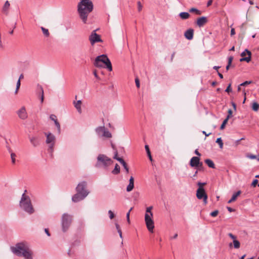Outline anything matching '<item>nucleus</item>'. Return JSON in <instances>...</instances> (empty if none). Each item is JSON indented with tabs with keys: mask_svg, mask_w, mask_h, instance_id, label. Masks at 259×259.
<instances>
[{
	"mask_svg": "<svg viewBox=\"0 0 259 259\" xmlns=\"http://www.w3.org/2000/svg\"><path fill=\"white\" fill-rule=\"evenodd\" d=\"M93 10V4L92 2L80 1L77 5V12L79 18L84 23H87L89 14Z\"/></svg>",
	"mask_w": 259,
	"mask_h": 259,
	"instance_id": "1",
	"label": "nucleus"
},
{
	"mask_svg": "<svg viewBox=\"0 0 259 259\" xmlns=\"http://www.w3.org/2000/svg\"><path fill=\"white\" fill-rule=\"evenodd\" d=\"M11 250L16 255L23 256L25 258H30L32 254L28 243L25 241L18 243L14 246H11Z\"/></svg>",
	"mask_w": 259,
	"mask_h": 259,
	"instance_id": "2",
	"label": "nucleus"
},
{
	"mask_svg": "<svg viewBox=\"0 0 259 259\" xmlns=\"http://www.w3.org/2000/svg\"><path fill=\"white\" fill-rule=\"evenodd\" d=\"M26 190L22 194L20 201L19 205L20 208L25 212L29 214H31L34 212V209L31 203L30 197L25 194Z\"/></svg>",
	"mask_w": 259,
	"mask_h": 259,
	"instance_id": "3",
	"label": "nucleus"
},
{
	"mask_svg": "<svg viewBox=\"0 0 259 259\" xmlns=\"http://www.w3.org/2000/svg\"><path fill=\"white\" fill-rule=\"evenodd\" d=\"M113 160L105 154H100L97 157L95 167L97 168L107 169L108 167L113 164Z\"/></svg>",
	"mask_w": 259,
	"mask_h": 259,
	"instance_id": "4",
	"label": "nucleus"
},
{
	"mask_svg": "<svg viewBox=\"0 0 259 259\" xmlns=\"http://www.w3.org/2000/svg\"><path fill=\"white\" fill-rule=\"evenodd\" d=\"M94 65L98 68L105 67L104 65H105L106 68L109 71H111L112 70L111 63L106 55L97 56L95 60Z\"/></svg>",
	"mask_w": 259,
	"mask_h": 259,
	"instance_id": "5",
	"label": "nucleus"
},
{
	"mask_svg": "<svg viewBox=\"0 0 259 259\" xmlns=\"http://www.w3.org/2000/svg\"><path fill=\"white\" fill-rule=\"evenodd\" d=\"M153 206H151L146 208V213L145 214V222L148 231L153 232L154 228V223L153 220V214L152 212Z\"/></svg>",
	"mask_w": 259,
	"mask_h": 259,
	"instance_id": "6",
	"label": "nucleus"
},
{
	"mask_svg": "<svg viewBox=\"0 0 259 259\" xmlns=\"http://www.w3.org/2000/svg\"><path fill=\"white\" fill-rule=\"evenodd\" d=\"M73 221V215L67 213H64L61 217V227L63 232H66L69 229Z\"/></svg>",
	"mask_w": 259,
	"mask_h": 259,
	"instance_id": "7",
	"label": "nucleus"
},
{
	"mask_svg": "<svg viewBox=\"0 0 259 259\" xmlns=\"http://www.w3.org/2000/svg\"><path fill=\"white\" fill-rule=\"evenodd\" d=\"M95 132L99 138H110L112 137L111 133L104 126H98L96 128Z\"/></svg>",
	"mask_w": 259,
	"mask_h": 259,
	"instance_id": "8",
	"label": "nucleus"
},
{
	"mask_svg": "<svg viewBox=\"0 0 259 259\" xmlns=\"http://www.w3.org/2000/svg\"><path fill=\"white\" fill-rule=\"evenodd\" d=\"M45 135L47 137L46 142L48 145V150L50 152L52 153L55 144L56 137L51 133H45Z\"/></svg>",
	"mask_w": 259,
	"mask_h": 259,
	"instance_id": "9",
	"label": "nucleus"
},
{
	"mask_svg": "<svg viewBox=\"0 0 259 259\" xmlns=\"http://www.w3.org/2000/svg\"><path fill=\"white\" fill-rule=\"evenodd\" d=\"M196 196L198 199H203L204 204L207 203V196L203 188H198L196 191Z\"/></svg>",
	"mask_w": 259,
	"mask_h": 259,
	"instance_id": "10",
	"label": "nucleus"
},
{
	"mask_svg": "<svg viewBox=\"0 0 259 259\" xmlns=\"http://www.w3.org/2000/svg\"><path fill=\"white\" fill-rule=\"evenodd\" d=\"M87 183L85 182H81L79 183L76 188L77 192L83 195L84 193L89 194V191L87 189Z\"/></svg>",
	"mask_w": 259,
	"mask_h": 259,
	"instance_id": "11",
	"label": "nucleus"
},
{
	"mask_svg": "<svg viewBox=\"0 0 259 259\" xmlns=\"http://www.w3.org/2000/svg\"><path fill=\"white\" fill-rule=\"evenodd\" d=\"M89 40L92 45H93L96 42H102L100 36L96 32L95 30L91 33L89 36Z\"/></svg>",
	"mask_w": 259,
	"mask_h": 259,
	"instance_id": "12",
	"label": "nucleus"
},
{
	"mask_svg": "<svg viewBox=\"0 0 259 259\" xmlns=\"http://www.w3.org/2000/svg\"><path fill=\"white\" fill-rule=\"evenodd\" d=\"M241 56L242 58L240 59V62L246 61L249 62L250 61L251 53L247 49H245L244 51L242 52Z\"/></svg>",
	"mask_w": 259,
	"mask_h": 259,
	"instance_id": "13",
	"label": "nucleus"
},
{
	"mask_svg": "<svg viewBox=\"0 0 259 259\" xmlns=\"http://www.w3.org/2000/svg\"><path fill=\"white\" fill-rule=\"evenodd\" d=\"M17 113L18 117L22 120L26 119L28 117V114L24 106L21 107V108L17 111Z\"/></svg>",
	"mask_w": 259,
	"mask_h": 259,
	"instance_id": "14",
	"label": "nucleus"
},
{
	"mask_svg": "<svg viewBox=\"0 0 259 259\" xmlns=\"http://www.w3.org/2000/svg\"><path fill=\"white\" fill-rule=\"evenodd\" d=\"M88 196L87 193H84L83 195L77 192L72 197V200L74 202H77L83 200Z\"/></svg>",
	"mask_w": 259,
	"mask_h": 259,
	"instance_id": "15",
	"label": "nucleus"
},
{
	"mask_svg": "<svg viewBox=\"0 0 259 259\" xmlns=\"http://www.w3.org/2000/svg\"><path fill=\"white\" fill-rule=\"evenodd\" d=\"M200 159L198 157H193L190 162V165L192 167H197L202 165V163H200Z\"/></svg>",
	"mask_w": 259,
	"mask_h": 259,
	"instance_id": "16",
	"label": "nucleus"
},
{
	"mask_svg": "<svg viewBox=\"0 0 259 259\" xmlns=\"http://www.w3.org/2000/svg\"><path fill=\"white\" fill-rule=\"evenodd\" d=\"M207 22V19L206 17H201L199 18L196 22L197 25L199 27H202Z\"/></svg>",
	"mask_w": 259,
	"mask_h": 259,
	"instance_id": "17",
	"label": "nucleus"
},
{
	"mask_svg": "<svg viewBox=\"0 0 259 259\" xmlns=\"http://www.w3.org/2000/svg\"><path fill=\"white\" fill-rule=\"evenodd\" d=\"M194 30L192 29L187 30L184 33L185 37L188 40H191L193 38Z\"/></svg>",
	"mask_w": 259,
	"mask_h": 259,
	"instance_id": "18",
	"label": "nucleus"
},
{
	"mask_svg": "<svg viewBox=\"0 0 259 259\" xmlns=\"http://www.w3.org/2000/svg\"><path fill=\"white\" fill-rule=\"evenodd\" d=\"M10 7V4L8 1H7L5 3V4L3 7L2 11H3V13L5 14V15H7L9 14V11Z\"/></svg>",
	"mask_w": 259,
	"mask_h": 259,
	"instance_id": "19",
	"label": "nucleus"
},
{
	"mask_svg": "<svg viewBox=\"0 0 259 259\" xmlns=\"http://www.w3.org/2000/svg\"><path fill=\"white\" fill-rule=\"evenodd\" d=\"M134 187V179L132 176L129 180V184L126 187L127 192H131Z\"/></svg>",
	"mask_w": 259,
	"mask_h": 259,
	"instance_id": "20",
	"label": "nucleus"
},
{
	"mask_svg": "<svg viewBox=\"0 0 259 259\" xmlns=\"http://www.w3.org/2000/svg\"><path fill=\"white\" fill-rule=\"evenodd\" d=\"M29 140L31 144L34 146L36 147L39 145V142L37 137L35 136L29 137Z\"/></svg>",
	"mask_w": 259,
	"mask_h": 259,
	"instance_id": "21",
	"label": "nucleus"
},
{
	"mask_svg": "<svg viewBox=\"0 0 259 259\" xmlns=\"http://www.w3.org/2000/svg\"><path fill=\"white\" fill-rule=\"evenodd\" d=\"M73 104H74V107L76 108L77 111L78 112V113H81L82 112V110H81V101L78 100L76 102L74 101Z\"/></svg>",
	"mask_w": 259,
	"mask_h": 259,
	"instance_id": "22",
	"label": "nucleus"
},
{
	"mask_svg": "<svg viewBox=\"0 0 259 259\" xmlns=\"http://www.w3.org/2000/svg\"><path fill=\"white\" fill-rule=\"evenodd\" d=\"M240 194H241L240 191H238L237 192L234 193L232 196V198L228 201V203H230L234 201L236 199L237 197L239 195H240Z\"/></svg>",
	"mask_w": 259,
	"mask_h": 259,
	"instance_id": "23",
	"label": "nucleus"
},
{
	"mask_svg": "<svg viewBox=\"0 0 259 259\" xmlns=\"http://www.w3.org/2000/svg\"><path fill=\"white\" fill-rule=\"evenodd\" d=\"M205 163L210 168H214L215 167L214 164L213 162L209 159H206L205 160Z\"/></svg>",
	"mask_w": 259,
	"mask_h": 259,
	"instance_id": "24",
	"label": "nucleus"
},
{
	"mask_svg": "<svg viewBox=\"0 0 259 259\" xmlns=\"http://www.w3.org/2000/svg\"><path fill=\"white\" fill-rule=\"evenodd\" d=\"M251 108L254 111H257L259 109V104L256 102H253L252 103Z\"/></svg>",
	"mask_w": 259,
	"mask_h": 259,
	"instance_id": "25",
	"label": "nucleus"
},
{
	"mask_svg": "<svg viewBox=\"0 0 259 259\" xmlns=\"http://www.w3.org/2000/svg\"><path fill=\"white\" fill-rule=\"evenodd\" d=\"M179 15L182 19H187L190 16L189 14L187 12H181L180 13Z\"/></svg>",
	"mask_w": 259,
	"mask_h": 259,
	"instance_id": "26",
	"label": "nucleus"
},
{
	"mask_svg": "<svg viewBox=\"0 0 259 259\" xmlns=\"http://www.w3.org/2000/svg\"><path fill=\"white\" fill-rule=\"evenodd\" d=\"M120 172V167L118 164H116L114 169L112 171V173L114 175H117Z\"/></svg>",
	"mask_w": 259,
	"mask_h": 259,
	"instance_id": "27",
	"label": "nucleus"
},
{
	"mask_svg": "<svg viewBox=\"0 0 259 259\" xmlns=\"http://www.w3.org/2000/svg\"><path fill=\"white\" fill-rule=\"evenodd\" d=\"M145 148L146 151L147 152L148 156L150 160L152 161V156H151V153H150V149H149L148 145H145Z\"/></svg>",
	"mask_w": 259,
	"mask_h": 259,
	"instance_id": "28",
	"label": "nucleus"
},
{
	"mask_svg": "<svg viewBox=\"0 0 259 259\" xmlns=\"http://www.w3.org/2000/svg\"><path fill=\"white\" fill-rule=\"evenodd\" d=\"M233 60V56H230L229 58H228V65H227L226 66V70H228L231 64H232V61Z\"/></svg>",
	"mask_w": 259,
	"mask_h": 259,
	"instance_id": "29",
	"label": "nucleus"
},
{
	"mask_svg": "<svg viewBox=\"0 0 259 259\" xmlns=\"http://www.w3.org/2000/svg\"><path fill=\"white\" fill-rule=\"evenodd\" d=\"M233 245L235 248L238 249L240 247V243L238 240L235 239L233 240Z\"/></svg>",
	"mask_w": 259,
	"mask_h": 259,
	"instance_id": "30",
	"label": "nucleus"
},
{
	"mask_svg": "<svg viewBox=\"0 0 259 259\" xmlns=\"http://www.w3.org/2000/svg\"><path fill=\"white\" fill-rule=\"evenodd\" d=\"M216 143H217L219 145V147L221 149H222L223 148V142L221 138H218L217 139Z\"/></svg>",
	"mask_w": 259,
	"mask_h": 259,
	"instance_id": "31",
	"label": "nucleus"
},
{
	"mask_svg": "<svg viewBox=\"0 0 259 259\" xmlns=\"http://www.w3.org/2000/svg\"><path fill=\"white\" fill-rule=\"evenodd\" d=\"M42 31V32L44 33V34L46 36H49V35H50V33H49V30L48 29H46L43 27H41V28Z\"/></svg>",
	"mask_w": 259,
	"mask_h": 259,
	"instance_id": "32",
	"label": "nucleus"
},
{
	"mask_svg": "<svg viewBox=\"0 0 259 259\" xmlns=\"http://www.w3.org/2000/svg\"><path fill=\"white\" fill-rule=\"evenodd\" d=\"M54 123L57 128L58 133L60 134L61 132V126L59 122L58 121V120H55Z\"/></svg>",
	"mask_w": 259,
	"mask_h": 259,
	"instance_id": "33",
	"label": "nucleus"
},
{
	"mask_svg": "<svg viewBox=\"0 0 259 259\" xmlns=\"http://www.w3.org/2000/svg\"><path fill=\"white\" fill-rule=\"evenodd\" d=\"M39 89H40V93H41V97H40L41 102L42 103L44 102V90L41 86L39 87Z\"/></svg>",
	"mask_w": 259,
	"mask_h": 259,
	"instance_id": "34",
	"label": "nucleus"
},
{
	"mask_svg": "<svg viewBox=\"0 0 259 259\" xmlns=\"http://www.w3.org/2000/svg\"><path fill=\"white\" fill-rule=\"evenodd\" d=\"M16 154L14 153L11 152V160H12V162L13 164H15V162H16L15 157H16Z\"/></svg>",
	"mask_w": 259,
	"mask_h": 259,
	"instance_id": "35",
	"label": "nucleus"
},
{
	"mask_svg": "<svg viewBox=\"0 0 259 259\" xmlns=\"http://www.w3.org/2000/svg\"><path fill=\"white\" fill-rule=\"evenodd\" d=\"M20 84H21L20 80V79H18V80L17 82L16 88V90H15V93L16 94H17V93H18V90H19V89L20 88Z\"/></svg>",
	"mask_w": 259,
	"mask_h": 259,
	"instance_id": "36",
	"label": "nucleus"
},
{
	"mask_svg": "<svg viewBox=\"0 0 259 259\" xmlns=\"http://www.w3.org/2000/svg\"><path fill=\"white\" fill-rule=\"evenodd\" d=\"M190 12H195L197 15H200L201 14V12L198 10V9H196V8H191L190 10Z\"/></svg>",
	"mask_w": 259,
	"mask_h": 259,
	"instance_id": "37",
	"label": "nucleus"
},
{
	"mask_svg": "<svg viewBox=\"0 0 259 259\" xmlns=\"http://www.w3.org/2000/svg\"><path fill=\"white\" fill-rule=\"evenodd\" d=\"M228 121V119H227L226 118L223 121V122L220 127L221 130H223L224 128Z\"/></svg>",
	"mask_w": 259,
	"mask_h": 259,
	"instance_id": "38",
	"label": "nucleus"
},
{
	"mask_svg": "<svg viewBox=\"0 0 259 259\" xmlns=\"http://www.w3.org/2000/svg\"><path fill=\"white\" fill-rule=\"evenodd\" d=\"M258 181L257 179H254L251 183V186L255 187L257 185H258Z\"/></svg>",
	"mask_w": 259,
	"mask_h": 259,
	"instance_id": "39",
	"label": "nucleus"
},
{
	"mask_svg": "<svg viewBox=\"0 0 259 259\" xmlns=\"http://www.w3.org/2000/svg\"><path fill=\"white\" fill-rule=\"evenodd\" d=\"M219 213V211L218 210H215L210 213V215L212 217H216Z\"/></svg>",
	"mask_w": 259,
	"mask_h": 259,
	"instance_id": "40",
	"label": "nucleus"
},
{
	"mask_svg": "<svg viewBox=\"0 0 259 259\" xmlns=\"http://www.w3.org/2000/svg\"><path fill=\"white\" fill-rule=\"evenodd\" d=\"M137 5L138 11L140 12L142 9L143 6L140 1L137 2Z\"/></svg>",
	"mask_w": 259,
	"mask_h": 259,
	"instance_id": "41",
	"label": "nucleus"
},
{
	"mask_svg": "<svg viewBox=\"0 0 259 259\" xmlns=\"http://www.w3.org/2000/svg\"><path fill=\"white\" fill-rule=\"evenodd\" d=\"M251 82H252L251 81H245L244 82L241 83L240 84V86H245L246 85H248V84H249L251 83Z\"/></svg>",
	"mask_w": 259,
	"mask_h": 259,
	"instance_id": "42",
	"label": "nucleus"
},
{
	"mask_svg": "<svg viewBox=\"0 0 259 259\" xmlns=\"http://www.w3.org/2000/svg\"><path fill=\"white\" fill-rule=\"evenodd\" d=\"M108 214L109 215V218L110 219H112L114 218V214L111 210H109L108 211Z\"/></svg>",
	"mask_w": 259,
	"mask_h": 259,
	"instance_id": "43",
	"label": "nucleus"
},
{
	"mask_svg": "<svg viewBox=\"0 0 259 259\" xmlns=\"http://www.w3.org/2000/svg\"><path fill=\"white\" fill-rule=\"evenodd\" d=\"M50 118L51 120H52V121H54V122H55V120H57V117L56 115H55L54 114H51L50 116Z\"/></svg>",
	"mask_w": 259,
	"mask_h": 259,
	"instance_id": "44",
	"label": "nucleus"
},
{
	"mask_svg": "<svg viewBox=\"0 0 259 259\" xmlns=\"http://www.w3.org/2000/svg\"><path fill=\"white\" fill-rule=\"evenodd\" d=\"M232 110H231V109H230L228 110V116H227V117L226 119H228V120H229V119L231 117H232Z\"/></svg>",
	"mask_w": 259,
	"mask_h": 259,
	"instance_id": "45",
	"label": "nucleus"
},
{
	"mask_svg": "<svg viewBox=\"0 0 259 259\" xmlns=\"http://www.w3.org/2000/svg\"><path fill=\"white\" fill-rule=\"evenodd\" d=\"M135 82H136V85L137 87L138 88H139L140 87V84L139 79L138 78H136L135 79Z\"/></svg>",
	"mask_w": 259,
	"mask_h": 259,
	"instance_id": "46",
	"label": "nucleus"
},
{
	"mask_svg": "<svg viewBox=\"0 0 259 259\" xmlns=\"http://www.w3.org/2000/svg\"><path fill=\"white\" fill-rule=\"evenodd\" d=\"M122 166H123V167H124V168L125 169V170H126V172L127 173H128V171H129V170H128V167H127V164H126V162H125L124 163V164H122Z\"/></svg>",
	"mask_w": 259,
	"mask_h": 259,
	"instance_id": "47",
	"label": "nucleus"
},
{
	"mask_svg": "<svg viewBox=\"0 0 259 259\" xmlns=\"http://www.w3.org/2000/svg\"><path fill=\"white\" fill-rule=\"evenodd\" d=\"M247 157L251 159H254L256 158V156L253 154L248 155L247 156Z\"/></svg>",
	"mask_w": 259,
	"mask_h": 259,
	"instance_id": "48",
	"label": "nucleus"
},
{
	"mask_svg": "<svg viewBox=\"0 0 259 259\" xmlns=\"http://www.w3.org/2000/svg\"><path fill=\"white\" fill-rule=\"evenodd\" d=\"M206 184V183H201L198 182L197 185L199 186V188H203V186L205 185Z\"/></svg>",
	"mask_w": 259,
	"mask_h": 259,
	"instance_id": "49",
	"label": "nucleus"
},
{
	"mask_svg": "<svg viewBox=\"0 0 259 259\" xmlns=\"http://www.w3.org/2000/svg\"><path fill=\"white\" fill-rule=\"evenodd\" d=\"M117 160L121 164H124V163L125 162V161L123 160V159L120 157L118 158L117 159Z\"/></svg>",
	"mask_w": 259,
	"mask_h": 259,
	"instance_id": "50",
	"label": "nucleus"
},
{
	"mask_svg": "<svg viewBox=\"0 0 259 259\" xmlns=\"http://www.w3.org/2000/svg\"><path fill=\"white\" fill-rule=\"evenodd\" d=\"M232 90L231 88V84H229V85L228 86V87L227 88V89H226L225 91L226 92H231Z\"/></svg>",
	"mask_w": 259,
	"mask_h": 259,
	"instance_id": "51",
	"label": "nucleus"
},
{
	"mask_svg": "<svg viewBox=\"0 0 259 259\" xmlns=\"http://www.w3.org/2000/svg\"><path fill=\"white\" fill-rule=\"evenodd\" d=\"M93 74L95 76V77L98 79H100V77H99V76L98 75L97 73V71L96 70H94V72H93Z\"/></svg>",
	"mask_w": 259,
	"mask_h": 259,
	"instance_id": "52",
	"label": "nucleus"
},
{
	"mask_svg": "<svg viewBox=\"0 0 259 259\" xmlns=\"http://www.w3.org/2000/svg\"><path fill=\"white\" fill-rule=\"evenodd\" d=\"M228 235L230 236V237L231 238H232L233 240H235L236 237L235 236H234L233 234H232V233H229L228 234Z\"/></svg>",
	"mask_w": 259,
	"mask_h": 259,
	"instance_id": "53",
	"label": "nucleus"
},
{
	"mask_svg": "<svg viewBox=\"0 0 259 259\" xmlns=\"http://www.w3.org/2000/svg\"><path fill=\"white\" fill-rule=\"evenodd\" d=\"M130 212H127V213H126V217L127 221L128 223H130Z\"/></svg>",
	"mask_w": 259,
	"mask_h": 259,
	"instance_id": "54",
	"label": "nucleus"
},
{
	"mask_svg": "<svg viewBox=\"0 0 259 259\" xmlns=\"http://www.w3.org/2000/svg\"><path fill=\"white\" fill-rule=\"evenodd\" d=\"M235 34V30L234 28H232L231 29V35L233 36Z\"/></svg>",
	"mask_w": 259,
	"mask_h": 259,
	"instance_id": "55",
	"label": "nucleus"
},
{
	"mask_svg": "<svg viewBox=\"0 0 259 259\" xmlns=\"http://www.w3.org/2000/svg\"><path fill=\"white\" fill-rule=\"evenodd\" d=\"M45 233L47 234V235L48 236H50V233H49V230L48 229H45Z\"/></svg>",
	"mask_w": 259,
	"mask_h": 259,
	"instance_id": "56",
	"label": "nucleus"
},
{
	"mask_svg": "<svg viewBox=\"0 0 259 259\" xmlns=\"http://www.w3.org/2000/svg\"><path fill=\"white\" fill-rule=\"evenodd\" d=\"M212 0H209L207 3V6L208 7L212 4Z\"/></svg>",
	"mask_w": 259,
	"mask_h": 259,
	"instance_id": "57",
	"label": "nucleus"
},
{
	"mask_svg": "<svg viewBox=\"0 0 259 259\" xmlns=\"http://www.w3.org/2000/svg\"><path fill=\"white\" fill-rule=\"evenodd\" d=\"M115 225L117 231L118 230H121L119 225L117 223H115Z\"/></svg>",
	"mask_w": 259,
	"mask_h": 259,
	"instance_id": "58",
	"label": "nucleus"
},
{
	"mask_svg": "<svg viewBox=\"0 0 259 259\" xmlns=\"http://www.w3.org/2000/svg\"><path fill=\"white\" fill-rule=\"evenodd\" d=\"M227 209L229 212H233L234 211V209L231 208L230 207H227Z\"/></svg>",
	"mask_w": 259,
	"mask_h": 259,
	"instance_id": "59",
	"label": "nucleus"
},
{
	"mask_svg": "<svg viewBox=\"0 0 259 259\" xmlns=\"http://www.w3.org/2000/svg\"><path fill=\"white\" fill-rule=\"evenodd\" d=\"M119 235V236L121 238H122V232H121V230H118V231H117Z\"/></svg>",
	"mask_w": 259,
	"mask_h": 259,
	"instance_id": "60",
	"label": "nucleus"
},
{
	"mask_svg": "<svg viewBox=\"0 0 259 259\" xmlns=\"http://www.w3.org/2000/svg\"><path fill=\"white\" fill-rule=\"evenodd\" d=\"M202 133L203 134H204L205 135V136H206V137L209 136V135H210L211 134V133L207 134L205 131H203Z\"/></svg>",
	"mask_w": 259,
	"mask_h": 259,
	"instance_id": "61",
	"label": "nucleus"
},
{
	"mask_svg": "<svg viewBox=\"0 0 259 259\" xmlns=\"http://www.w3.org/2000/svg\"><path fill=\"white\" fill-rule=\"evenodd\" d=\"M195 153L197 155H198V156H200L201 155L200 153L198 152V150H197V149L195 150Z\"/></svg>",
	"mask_w": 259,
	"mask_h": 259,
	"instance_id": "62",
	"label": "nucleus"
},
{
	"mask_svg": "<svg viewBox=\"0 0 259 259\" xmlns=\"http://www.w3.org/2000/svg\"><path fill=\"white\" fill-rule=\"evenodd\" d=\"M243 95H244V100H243V103H244L245 101L246 100V93H245V91H243Z\"/></svg>",
	"mask_w": 259,
	"mask_h": 259,
	"instance_id": "63",
	"label": "nucleus"
},
{
	"mask_svg": "<svg viewBox=\"0 0 259 259\" xmlns=\"http://www.w3.org/2000/svg\"><path fill=\"white\" fill-rule=\"evenodd\" d=\"M118 158H119V157L117 156V152H116V153H115V154L114 156H113V158H114V159H116V160H117V159Z\"/></svg>",
	"mask_w": 259,
	"mask_h": 259,
	"instance_id": "64",
	"label": "nucleus"
}]
</instances>
